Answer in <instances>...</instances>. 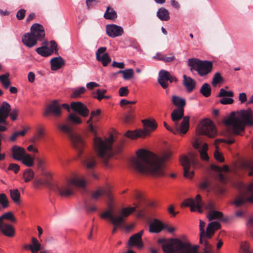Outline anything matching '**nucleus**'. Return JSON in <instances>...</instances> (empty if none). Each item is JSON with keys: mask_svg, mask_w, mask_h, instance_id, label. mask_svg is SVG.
<instances>
[{"mask_svg": "<svg viewBox=\"0 0 253 253\" xmlns=\"http://www.w3.org/2000/svg\"><path fill=\"white\" fill-rule=\"evenodd\" d=\"M136 155V158L130 161V164L135 170L156 176L165 175L164 163L170 159L171 155L170 152H165L161 156L152 157L147 151L140 149Z\"/></svg>", "mask_w": 253, "mask_h": 253, "instance_id": "1", "label": "nucleus"}, {"mask_svg": "<svg viewBox=\"0 0 253 253\" xmlns=\"http://www.w3.org/2000/svg\"><path fill=\"white\" fill-rule=\"evenodd\" d=\"M223 122L230 134L238 135L245 130L246 126H253V111L248 108L238 111L236 115L233 112Z\"/></svg>", "mask_w": 253, "mask_h": 253, "instance_id": "2", "label": "nucleus"}, {"mask_svg": "<svg viewBox=\"0 0 253 253\" xmlns=\"http://www.w3.org/2000/svg\"><path fill=\"white\" fill-rule=\"evenodd\" d=\"M82 123L81 118L76 113H73L69 114L66 120L65 124L57 125L58 128L68 136L73 147L77 151L79 156L82 155L85 147V142L81 135L73 131L71 123L79 125Z\"/></svg>", "mask_w": 253, "mask_h": 253, "instance_id": "3", "label": "nucleus"}, {"mask_svg": "<svg viewBox=\"0 0 253 253\" xmlns=\"http://www.w3.org/2000/svg\"><path fill=\"white\" fill-rule=\"evenodd\" d=\"M206 237H204L203 244L204 247L203 253H212V247L206 240ZM198 247L197 246H192L190 243L182 241L179 239L172 240V243L170 245H166L164 247V250L168 252H171L182 250L178 253H198Z\"/></svg>", "mask_w": 253, "mask_h": 253, "instance_id": "4", "label": "nucleus"}, {"mask_svg": "<svg viewBox=\"0 0 253 253\" xmlns=\"http://www.w3.org/2000/svg\"><path fill=\"white\" fill-rule=\"evenodd\" d=\"M93 141L94 150L97 156L106 166L107 165L108 160L113 155V136L111 135L105 139H103L101 137H95Z\"/></svg>", "mask_w": 253, "mask_h": 253, "instance_id": "5", "label": "nucleus"}, {"mask_svg": "<svg viewBox=\"0 0 253 253\" xmlns=\"http://www.w3.org/2000/svg\"><path fill=\"white\" fill-rule=\"evenodd\" d=\"M86 184V181L84 178L76 176L65 183L53 185L51 189L60 196L67 197L73 194V185L84 188Z\"/></svg>", "mask_w": 253, "mask_h": 253, "instance_id": "6", "label": "nucleus"}, {"mask_svg": "<svg viewBox=\"0 0 253 253\" xmlns=\"http://www.w3.org/2000/svg\"><path fill=\"white\" fill-rule=\"evenodd\" d=\"M243 167L246 170H249V175H253V162H245ZM246 192L237 197L233 202L236 207H239L247 202L253 203V182L247 186Z\"/></svg>", "mask_w": 253, "mask_h": 253, "instance_id": "7", "label": "nucleus"}, {"mask_svg": "<svg viewBox=\"0 0 253 253\" xmlns=\"http://www.w3.org/2000/svg\"><path fill=\"white\" fill-rule=\"evenodd\" d=\"M188 65L190 67L191 71H196L201 77L210 74L213 68V63L211 61H202L194 58L188 59Z\"/></svg>", "mask_w": 253, "mask_h": 253, "instance_id": "8", "label": "nucleus"}, {"mask_svg": "<svg viewBox=\"0 0 253 253\" xmlns=\"http://www.w3.org/2000/svg\"><path fill=\"white\" fill-rule=\"evenodd\" d=\"M142 122L144 127V130H136L133 131L128 130L126 132V136L132 139L139 137H144L154 131L158 126L157 122L154 119H144Z\"/></svg>", "mask_w": 253, "mask_h": 253, "instance_id": "9", "label": "nucleus"}, {"mask_svg": "<svg viewBox=\"0 0 253 253\" xmlns=\"http://www.w3.org/2000/svg\"><path fill=\"white\" fill-rule=\"evenodd\" d=\"M136 207L137 206L134 207L123 208L119 211V215L116 217H115L111 212L108 211L102 213L100 216L103 218H109L111 222H113L115 225H117L120 223H123L124 221V218L134 212Z\"/></svg>", "mask_w": 253, "mask_h": 253, "instance_id": "10", "label": "nucleus"}, {"mask_svg": "<svg viewBox=\"0 0 253 253\" xmlns=\"http://www.w3.org/2000/svg\"><path fill=\"white\" fill-rule=\"evenodd\" d=\"M197 131L200 134H204L209 137H214L217 134L216 128L210 120H203L199 125Z\"/></svg>", "mask_w": 253, "mask_h": 253, "instance_id": "11", "label": "nucleus"}, {"mask_svg": "<svg viewBox=\"0 0 253 253\" xmlns=\"http://www.w3.org/2000/svg\"><path fill=\"white\" fill-rule=\"evenodd\" d=\"M180 163L183 167L184 176L186 178H191L194 174L193 170H190L191 167H195L197 164V161L194 156L191 155L189 158L182 156L180 159Z\"/></svg>", "mask_w": 253, "mask_h": 253, "instance_id": "12", "label": "nucleus"}, {"mask_svg": "<svg viewBox=\"0 0 253 253\" xmlns=\"http://www.w3.org/2000/svg\"><path fill=\"white\" fill-rule=\"evenodd\" d=\"M10 105L6 102H3L0 107V123H5L6 119L9 114L12 120H15L17 118L18 111L17 109L13 110L10 113Z\"/></svg>", "mask_w": 253, "mask_h": 253, "instance_id": "13", "label": "nucleus"}, {"mask_svg": "<svg viewBox=\"0 0 253 253\" xmlns=\"http://www.w3.org/2000/svg\"><path fill=\"white\" fill-rule=\"evenodd\" d=\"M204 205L201 200V196L198 194L195 200L192 198H189L184 201L182 204V206L189 207L191 211H197L199 213H202L203 210V207Z\"/></svg>", "mask_w": 253, "mask_h": 253, "instance_id": "14", "label": "nucleus"}, {"mask_svg": "<svg viewBox=\"0 0 253 253\" xmlns=\"http://www.w3.org/2000/svg\"><path fill=\"white\" fill-rule=\"evenodd\" d=\"M61 114V106L57 100H54L47 105L43 112L44 116L52 115L56 118L60 117Z\"/></svg>", "mask_w": 253, "mask_h": 253, "instance_id": "15", "label": "nucleus"}, {"mask_svg": "<svg viewBox=\"0 0 253 253\" xmlns=\"http://www.w3.org/2000/svg\"><path fill=\"white\" fill-rule=\"evenodd\" d=\"M143 233L144 230H142L140 232L131 236L129 239L127 246L130 247L135 246L138 249H142L143 247V243L142 239Z\"/></svg>", "mask_w": 253, "mask_h": 253, "instance_id": "16", "label": "nucleus"}, {"mask_svg": "<svg viewBox=\"0 0 253 253\" xmlns=\"http://www.w3.org/2000/svg\"><path fill=\"white\" fill-rule=\"evenodd\" d=\"M30 32L38 41H42L45 37V31L43 27L39 23H34L30 28Z\"/></svg>", "mask_w": 253, "mask_h": 253, "instance_id": "17", "label": "nucleus"}, {"mask_svg": "<svg viewBox=\"0 0 253 253\" xmlns=\"http://www.w3.org/2000/svg\"><path fill=\"white\" fill-rule=\"evenodd\" d=\"M106 50V47H101L99 48L96 52V60L100 62L104 67L107 66L111 61L108 53H104Z\"/></svg>", "mask_w": 253, "mask_h": 253, "instance_id": "18", "label": "nucleus"}, {"mask_svg": "<svg viewBox=\"0 0 253 253\" xmlns=\"http://www.w3.org/2000/svg\"><path fill=\"white\" fill-rule=\"evenodd\" d=\"M71 108L83 117H87L89 113L86 106L81 102H72L71 103Z\"/></svg>", "mask_w": 253, "mask_h": 253, "instance_id": "19", "label": "nucleus"}, {"mask_svg": "<svg viewBox=\"0 0 253 253\" xmlns=\"http://www.w3.org/2000/svg\"><path fill=\"white\" fill-rule=\"evenodd\" d=\"M106 33L111 38L122 36L124 33L123 28L116 24H108L106 27Z\"/></svg>", "mask_w": 253, "mask_h": 253, "instance_id": "20", "label": "nucleus"}, {"mask_svg": "<svg viewBox=\"0 0 253 253\" xmlns=\"http://www.w3.org/2000/svg\"><path fill=\"white\" fill-rule=\"evenodd\" d=\"M175 128L177 130V134H185L189 128V117L184 116L180 125L178 123H175Z\"/></svg>", "mask_w": 253, "mask_h": 253, "instance_id": "21", "label": "nucleus"}, {"mask_svg": "<svg viewBox=\"0 0 253 253\" xmlns=\"http://www.w3.org/2000/svg\"><path fill=\"white\" fill-rule=\"evenodd\" d=\"M101 196L107 197L109 200H111L110 189L108 187H101L91 194L92 198L96 200Z\"/></svg>", "mask_w": 253, "mask_h": 253, "instance_id": "22", "label": "nucleus"}, {"mask_svg": "<svg viewBox=\"0 0 253 253\" xmlns=\"http://www.w3.org/2000/svg\"><path fill=\"white\" fill-rule=\"evenodd\" d=\"M83 164L86 169L93 170L97 164L95 157L91 154L86 155L83 161Z\"/></svg>", "mask_w": 253, "mask_h": 253, "instance_id": "23", "label": "nucleus"}, {"mask_svg": "<svg viewBox=\"0 0 253 253\" xmlns=\"http://www.w3.org/2000/svg\"><path fill=\"white\" fill-rule=\"evenodd\" d=\"M0 230L4 235L8 237H12L15 235L14 227L5 222H0Z\"/></svg>", "mask_w": 253, "mask_h": 253, "instance_id": "24", "label": "nucleus"}, {"mask_svg": "<svg viewBox=\"0 0 253 253\" xmlns=\"http://www.w3.org/2000/svg\"><path fill=\"white\" fill-rule=\"evenodd\" d=\"M22 42L25 46L29 48L33 47L38 42L31 32L27 33L22 36Z\"/></svg>", "mask_w": 253, "mask_h": 253, "instance_id": "25", "label": "nucleus"}, {"mask_svg": "<svg viewBox=\"0 0 253 253\" xmlns=\"http://www.w3.org/2000/svg\"><path fill=\"white\" fill-rule=\"evenodd\" d=\"M220 228V224L216 221H212L210 222L206 229V236L207 238L210 239L214 234L216 230Z\"/></svg>", "mask_w": 253, "mask_h": 253, "instance_id": "26", "label": "nucleus"}, {"mask_svg": "<svg viewBox=\"0 0 253 253\" xmlns=\"http://www.w3.org/2000/svg\"><path fill=\"white\" fill-rule=\"evenodd\" d=\"M183 84L187 91L189 92L192 91L196 86V83L195 81L191 77H188L185 75H183Z\"/></svg>", "mask_w": 253, "mask_h": 253, "instance_id": "27", "label": "nucleus"}, {"mask_svg": "<svg viewBox=\"0 0 253 253\" xmlns=\"http://www.w3.org/2000/svg\"><path fill=\"white\" fill-rule=\"evenodd\" d=\"M164 225L158 219H155L149 225V231L151 233H159L164 228Z\"/></svg>", "mask_w": 253, "mask_h": 253, "instance_id": "28", "label": "nucleus"}, {"mask_svg": "<svg viewBox=\"0 0 253 253\" xmlns=\"http://www.w3.org/2000/svg\"><path fill=\"white\" fill-rule=\"evenodd\" d=\"M154 58L163 61L165 63H170L175 60V57L172 53H170L168 55L162 54L161 53H157Z\"/></svg>", "mask_w": 253, "mask_h": 253, "instance_id": "29", "label": "nucleus"}, {"mask_svg": "<svg viewBox=\"0 0 253 253\" xmlns=\"http://www.w3.org/2000/svg\"><path fill=\"white\" fill-rule=\"evenodd\" d=\"M65 64L63 59L61 57H54L51 59V69L56 71L60 69Z\"/></svg>", "mask_w": 253, "mask_h": 253, "instance_id": "30", "label": "nucleus"}, {"mask_svg": "<svg viewBox=\"0 0 253 253\" xmlns=\"http://www.w3.org/2000/svg\"><path fill=\"white\" fill-rule=\"evenodd\" d=\"M11 151L13 158L18 161H19L26 153V151L24 148L17 145L13 146L11 149Z\"/></svg>", "mask_w": 253, "mask_h": 253, "instance_id": "31", "label": "nucleus"}, {"mask_svg": "<svg viewBox=\"0 0 253 253\" xmlns=\"http://www.w3.org/2000/svg\"><path fill=\"white\" fill-rule=\"evenodd\" d=\"M184 117V109L182 108H175L171 114V119L174 125L178 123L180 119H183Z\"/></svg>", "mask_w": 253, "mask_h": 253, "instance_id": "32", "label": "nucleus"}, {"mask_svg": "<svg viewBox=\"0 0 253 253\" xmlns=\"http://www.w3.org/2000/svg\"><path fill=\"white\" fill-rule=\"evenodd\" d=\"M157 16L161 20L166 21L169 19V11L164 7L160 8L157 12Z\"/></svg>", "mask_w": 253, "mask_h": 253, "instance_id": "33", "label": "nucleus"}, {"mask_svg": "<svg viewBox=\"0 0 253 253\" xmlns=\"http://www.w3.org/2000/svg\"><path fill=\"white\" fill-rule=\"evenodd\" d=\"M172 102L174 106L177 107L176 108L184 109V107L186 105L185 100L176 95H173L172 96Z\"/></svg>", "mask_w": 253, "mask_h": 253, "instance_id": "34", "label": "nucleus"}, {"mask_svg": "<svg viewBox=\"0 0 253 253\" xmlns=\"http://www.w3.org/2000/svg\"><path fill=\"white\" fill-rule=\"evenodd\" d=\"M36 51L43 57H47L52 54L53 50L46 46H42L36 49Z\"/></svg>", "mask_w": 253, "mask_h": 253, "instance_id": "35", "label": "nucleus"}, {"mask_svg": "<svg viewBox=\"0 0 253 253\" xmlns=\"http://www.w3.org/2000/svg\"><path fill=\"white\" fill-rule=\"evenodd\" d=\"M19 161H21L24 165L28 167H32L34 164V158L26 153Z\"/></svg>", "mask_w": 253, "mask_h": 253, "instance_id": "36", "label": "nucleus"}, {"mask_svg": "<svg viewBox=\"0 0 253 253\" xmlns=\"http://www.w3.org/2000/svg\"><path fill=\"white\" fill-rule=\"evenodd\" d=\"M223 216V214L222 212L215 210L209 211L207 214V217L210 221L213 219L221 220Z\"/></svg>", "mask_w": 253, "mask_h": 253, "instance_id": "37", "label": "nucleus"}, {"mask_svg": "<svg viewBox=\"0 0 253 253\" xmlns=\"http://www.w3.org/2000/svg\"><path fill=\"white\" fill-rule=\"evenodd\" d=\"M117 17L116 11L113 8L108 6L104 13V17L106 19L114 20Z\"/></svg>", "mask_w": 253, "mask_h": 253, "instance_id": "38", "label": "nucleus"}, {"mask_svg": "<svg viewBox=\"0 0 253 253\" xmlns=\"http://www.w3.org/2000/svg\"><path fill=\"white\" fill-rule=\"evenodd\" d=\"M34 171L30 169H27L23 173V178L25 182H28L34 178Z\"/></svg>", "mask_w": 253, "mask_h": 253, "instance_id": "39", "label": "nucleus"}, {"mask_svg": "<svg viewBox=\"0 0 253 253\" xmlns=\"http://www.w3.org/2000/svg\"><path fill=\"white\" fill-rule=\"evenodd\" d=\"M200 92L206 97L210 96L211 94V86L207 83H204L201 86Z\"/></svg>", "mask_w": 253, "mask_h": 253, "instance_id": "40", "label": "nucleus"}, {"mask_svg": "<svg viewBox=\"0 0 253 253\" xmlns=\"http://www.w3.org/2000/svg\"><path fill=\"white\" fill-rule=\"evenodd\" d=\"M9 76L10 74L9 73H6L0 76V81L5 88H7L10 84V81L9 79Z\"/></svg>", "mask_w": 253, "mask_h": 253, "instance_id": "41", "label": "nucleus"}, {"mask_svg": "<svg viewBox=\"0 0 253 253\" xmlns=\"http://www.w3.org/2000/svg\"><path fill=\"white\" fill-rule=\"evenodd\" d=\"M10 197L13 202L16 204H18L20 202V194L18 189H10L9 190Z\"/></svg>", "mask_w": 253, "mask_h": 253, "instance_id": "42", "label": "nucleus"}, {"mask_svg": "<svg viewBox=\"0 0 253 253\" xmlns=\"http://www.w3.org/2000/svg\"><path fill=\"white\" fill-rule=\"evenodd\" d=\"M208 146L207 144L205 143L203 145L201 149L199 150L201 158L203 160L208 161L209 159V156L207 153Z\"/></svg>", "mask_w": 253, "mask_h": 253, "instance_id": "43", "label": "nucleus"}, {"mask_svg": "<svg viewBox=\"0 0 253 253\" xmlns=\"http://www.w3.org/2000/svg\"><path fill=\"white\" fill-rule=\"evenodd\" d=\"M3 219H7L13 222H16V218L13 213L10 211L6 212L0 216V222H4Z\"/></svg>", "mask_w": 253, "mask_h": 253, "instance_id": "44", "label": "nucleus"}, {"mask_svg": "<svg viewBox=\"0 0 253 253\" xmlns=\"http://www.w3.org/2000/svg\"><path fill=\"white\" fill-rule=\"evenodd\" d=\"M0 205L3 209H6L9 206L8 198L4 193L0 194Z\"/></svg>", "mask_w": 253, "mask_h": 253, "instance_id": "45", "label": "nucleus"}, {"mask_svg": "<svg viewBox=\"0 0 253 253\" xmlns=\"http://www.w3.org/2000/svg\"><path fill=\"white\" fill-rule=\"evenodd\" d=\"M206 223L205 222H204L202 220H200V225H199V228H200V243L202 244L203 242V238L206 236V233L205 231V226Z\"/></svg>", "mask_w": 253, "mask_h": 253, "instance_id": "46", "label": "nucleus"}, {"mask_svg": "<svg viewBox=\"0 0 253 253\" xmlns=\"http://www.w3.org/2000/svg\"><path fill=\"white\" fill-rule=\"evenodd\" d=\"M122 72V74L123 75V78L125 80H128L132 78L134 75V71L132 69H127L123 71H121Z\"/></svg>", "mask_w": 253, "mask_h": 253, "instance_id": "47", "label": "nucleus"}, {"mask_svg": "<svg viewBox=\"0 0 253 253\" xmlns=\"http://www.w3.org/2000/svg\"><path fill=\"white\" fill-rule=\"evenodd\" d=\"M177 238H174V239H171L170 240H169V242L168 243H166V240L164 238H161V239H158V243L160 244H162V249H163V250L164 251V252L166 253H179L180 252H181L182 251V250H178V251H173V252H166L164 250V247L166 245H170L172 243V240L173 239H176Z\"/></svg>", "mask_w": 253, "mask_h": 253, "instance_id": "48", "label": "nucleus"}, {"mask_svg": "<svg viewBox=\"0 0 253 253\" xmlns=\"http://www.w3.org/2000/svg\"><path fill=\"white\" fill-rule=\"evenodd\" d=\"M86 91L84 87L82 86L75 89L71 94L72 98H78L81 96L82 94L84 93Z\"/></svg>", "mask_w": 253, "mask_h": 253, "instance_id": "49", "label": "nucleus"}, {"mask_svg": "<svg viewBox=\"0 0 253 253\" xmlns=\"http://www.w3.org/2000/svg\"><path fill=\"white\" fill-rule=\"evenodd\" d=\"M28 129L25 128L21 131L15 132L10 137V141L14 142L19 136H24Z\"/></svg>", "mask_w": 253, "mask_h": 253, "instance_id": "50", "label": "nucleus"}, {"mask_svg": "<svg viewBox=\"0 0 253 253\" xmlns=\"http://www.w3.org/2000/svg\"><path fill=\"white\" fill-rule=\"evenodd\" d=\"M223 80L220 74L218 72L216 73L212 81V84L213 86H215L218 84L220 83Z\"/></svg>", "mask_w": 253, "mask_h": 253, "instance_id": "51", "label": "nucleus"}, {"mask_svg": "<svg viewBox=\"0 0 253 253\" xmlns=\"http://www.w3.org/2000/svg\"><path fill=\"white\" fill-rule=\"evenodd\" d=\"M234 96L233 92L232 91H226L224 88H221L218 97H233Z\"/></svg>", "mask_w": 253, "mask_h": 253, "instance_id": "52", "label": "nucleus"}, {"mask_svg": "<svg viewBox=\"0 0 253 253\" xmlns=\"http://www.w3.org/2000/svg\"><path fill=\"white\" fill-rule=\"evenodd\" d=\"M107 92L106 89H97L96 91V96L94 95L93 97L97 98L98 100L100 101L104 97V94Z\"/></svg>", "mask_w": 253, "mask_h": 253, "instance_id": "53", "label": "nucleus"}, {"mask_svg": "<svg viewBox=\"0 0 253 253\" xmlns=\"http://www.w3.org/2000/svg\"><path fill=\"white\" fill-rule=\"evenodd\" d=\"M32 249L35 250L36 251H40L41 250V245L39 242L38 240L34 237L32 238Z\"/></svg>", "mask_w": 253, "mask_h": 253, "instance_id": "54", "label": "nucleus"}, {"mask_svg": "<svg viewBox=\"0 0 253 253\" xmlns=\"http://www.w3.org/2000/svg\"><path fill=\"white\" fill-rule=\"evenodd\" d=\"M216 150L214 152V157L216 160L219 161V162H223L224 161V157L222 154H221L218 150V148L217 145H215Z\"/></svg>", "mask_w": 253, "mask_h": 253, "instance_id": "55", "label": "nucleus"}, {"mask_svg": "<svg viewBox=\"0 0 253 253\" xmlns=\"http://www.w3.org/2000/svg\"><path fill=\"white\" fill-rule=\"evenodd\" d=\"M159 77L165 80L169 81V73L167 71L162 70L160 71Z\"/></svg>", "mask_w": 253, "mask_h": 253, "instance_id": "56", "label": "nucleus"}, {"mask_svg": "<svg viewBox=\"0 0 253 253\" xmlns=\"http://www.w3.org/2000/svg\"><path fill=\"white\" fill-rule=\"evenodd\" d=\"M241 248L243 253H251L249 250V244L246 242L242 243Z\"/></svg>", "mask_w": 253, "mask_h": 253, "instance_id": "57", "label": "nucleus"}, {"mask_svg": "<svg viewBox=\"0 0 253 253\" xmlns=\"http://www.w3.org/2000/svg\"><path fill=\"white\" fill-rule=\"evenodd\" d=\"M20 169V167L15 164H10L8 168V170L13 171L17 173Z\"/></svg>", "mask_w": 253, "mask_h": 253, "instance_id": "58", "label": "nucleus"}, {"mask_svg": "<svg viewBox=\"0 0 253 253\" xmlns=\"http://www.w3.org/2000/svg\"><path fill=\"white\" fill-rule=\"evenodd\" d=\"M129 93L127 87H122L119 89V94L120 96H126Z\"/></svg>", "mask_w": 253, "mask_h": 253, "instance_id": "59", "label": "nucleus"}, {"mask_svg": "<svg viewBox=\"0 0 253 253\" xmlns=\"http://www.w3.org/2000/svg\"><path fill=\"white\" fill-rule=\"evenodd\" d=\"M220 102L223 105L231 104L234 102V100L230 97H223L220 99Z\"/></svg>", "mask_w": 253, "mask_h": 253, "instance_id": "60", "label": "nucleus"}, {"mask_svg": "<svg viewBox=\"0 0 253 253\" xmlns=\"http://www.w3.org/2000/svg\"><path fill=\"white\" fill-rule=\"evenodd\" d=\"M25 14L26 10L25 9H20L17 12L16 18L18 20H22L25 17Z\"/></svg>", "mask_w": 253, "mask_h": 253, "instance_id": "61", "label": "nucleus"}, {"mask_svg": "<svg viewBox=\"0 0 253 253\" xmlns=\"http://www.w3.org/2000/svg\"><path fill=\"white\" fill-rule=\"evenodd\" d=\"M203 208L209 210V211L214 210L215 207L213 203L210 202L207 204H205L204 203V205L203 206Z\"/></svg>", "mask_w": 253, "mask_h": 253, "instance_id": "62", "label": "nucleus"}, {"mask_svg": "<svg viewBox=\"0 0 253 253\" xmlns=\"http://www.w3.org/2000/svg\"><path fill=\"white\" fill-rule=\"evenodd\" d=\"M93 118V117H91V116H90V118L86 121V123L88 125V128H89V130L91 132L95 134V133H96L95 130L92 124V120Z\"/></svg>", "mask_w": 253, "mask_h": 253, "instance_id": "63", "label": "nucleus"}, {"mask_svg": "<svg viewBox=\"0 0 253 253\" xmlns=\"http://www.w3.org/2000/svg\"><path fill=\"white\" fill-rule=\"evenodd\" d=\"M158 82L163 88H166L168 86V81L160 77H159Z\"/></svg>", "mask_w": 253, "mask_h": 253, "instance_id": "64", "label": "nucleus"}]
</instances>
